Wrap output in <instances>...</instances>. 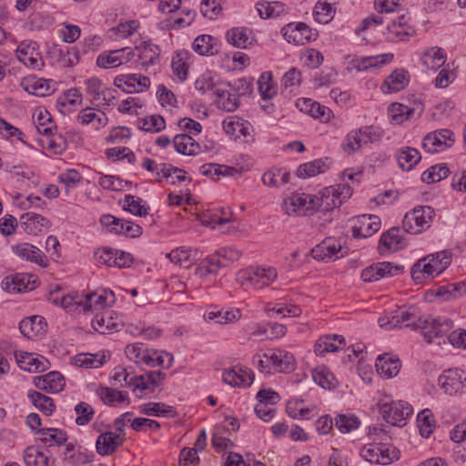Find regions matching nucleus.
<instances>
[{
  "instance_id": "58",
  "label": "nucleus",
  "mask_w": 466,
  "mask_h": 466,
  "mask_svg": "<svg viewBox=\"0 0 466 466\" xmlns=\"http://www.w3.org/2000/svg\"><path fill=\"white\" fill-rule=\"evenodd\" d=\"M137 126L144 131L157 133L165 128L166 121L159 115H152L139 119Z\"/></svg>"
},
{
  "instance_id": "33",
  "label": "nucleus",
  "mask_w": 466,
  "mask_h": 466,
  "mask_svg": "<svg viewBox=\"0 0 466 466\" xmlns=\"http://www.w3.org/2000/svg\"><path fill=\"white\" fill-rule=\"evenodd\" d=\"M12 249L13 252L22 259L36 263L42 267L46 266V264L44 262V253L38 248L31 244L21 243L12 247Z\"/></svg>"
},
{
  "instance_id": "34",
  "label": "nucleus",
  "mask_w": 466,
  "mask_h": 466,
  "mask_svg": "<svg viewBox=\"0 0 466 466\" xmlns=\"http://www.w3.org/2000/svg\"><path fill=\"white\" fill-rule=\"evenodd\" d=\"M406 247L405 238L400 235L399 228H391L383 233L380 240V248L384 251H398Z\"/></svg>"
},
{
  "instance_id": "63",
  "label": "nucleus",
  "mask_w": 466,
  "mask_h": 466,
  "mask_svg": "<svg viewBox=\"0 0 466 466\" xmlns=\"http://www.w3.org/2000/svg\"><path fill=\"white\" fill-rule=\"evenodd\" d=\"M118 55L121 54L116 49L105 51L97 56L96 65L104 69L117 67L121 66V59H119Z\"/></svg>"
},
{
  "instance_id": "5",
  "label": "nucleus",
  "mask_w": 466,
  "mask_h": 466,
  "mask_svg": "<svg viewBox=\"0 0 466 466\" xmlns=\"http://www.w3.org/2000/svg\"><path fill=\"white\" fill-rule=\"evenodd\" d=\"M434 216L435 211L431 207H416L404 216L402 228L407 233L420 234L430 228Z\"/></svg>"
},
{
  "instance_id": "55",
  "label": "nucleus",
  "mask_w": 466,
  "mask_h": 466,
  "mask_svg": "<svg viewBox=\"0 0 466 466\" xmlns=\"http://www.w3.org/2000/svg\"><path fill=\"white\" fill-rule=\"evenodd\" d=\"M188 57L187 51L177 52L172 58V70L173 74L177 77L180 82H183L187 77L188 66L186 60Z\"/></svg>"
},
{
  "instance_id": "7",
  "label": "nucleus",
  "mask_w": 466,
  "mask_h": 466,
  "mask_svg": "<svg viewBox=\"0 0 466 466\" xmlns=\"http://www.w3.org/2000/svg\"><path fill=\"white\" fill-rule=\"evenodd\" d=\"M404 267L395 265L391 262H377L367 268L361 272V279L365 282H372L380 279L381 278L393 277L401 274Z\"/></svg>"
},
{
  "instance_id": "39",
  "label": "nucleus",
  "mask_w": 466,
  "mask_h": 466,
  "mask_svg": "<svg viewBox=\"0 0 466 466\" xmlns=\"http://www.w3.org/2000/svg\"><path fill=\"white\" fill-rule=\"evenodd\" d=\"M338 0H319L314 7L315 20L319 24H328L336 13Z\"/></svg>"
},
{
  "instance_id": "1",
  "label": "nucleus",
  "mask_w": 466,
  "mask_h": 466,
  "mask_svg": "<svg viewBox=\"0 0 466 466\" xmlns=\"http://www.w3.org/2000/svg\"><path fill=\"white\" fill-rule=\"evenodd\" d=\"M420 309L415 306L401 307L389 315L380 317L378 319L380 327L385 329L394 328H411L419 330V326L422 320Z\"/></svg>"
},
{
  "instance_id": "14",
  "label": "nucleus",
  "mask_w": 466,
  "mask_h": 466,
  "mask_svg": "<svg viewBox=\"0 0 466 466\" xmlns=\"http://www.w3.org/2000/svg\"><path fill=\"white\" fill-rule=\"evenodd\" d=\"M360 455L370 463L388 465L392 462V456L389 447L380 443H369L363 446Z\"/></svg>"
},
{
  "instance_id": "11",
  "label": "nucleus",
  "mask_w": 466,
  "mask_h": 466,
  "mask_svg": "<svg viewBox=\"0 0 466 466\" xmlns=\"http://www.w3.org/2000/svg\"><path fill=\"white\" fill-rule=\"evenodd\" d=\"M452 132L449 129H441L428 134L422 142V147L429 153H437L451 147L454 142Z\"/></svg>"
},
{
  "instance_id": "38",
  "label": "nucleus",
  "mask_w": 466,
  "mask_h": 466,
  "mask_svg": "<svg viewBox=\"0 0 466 466\" xmlns=\"http://www.w3.org/2000/svg\"><path fill=\"white\" fill-rule=\"evenodd\" d=\"M410 275L415 282L420 283L424 279H432L439 276V273L436 272V267H433L427 257H424L412 266Z\"/></svg>"
},
{
  "instance_id": "42",
  "label": "nucleus",
  "mask_w": 466,
  "mask_h": 466,
  "mask_svg": "<svg viewBox=\"0 0 466 466\" xmlns=\"http://www.w3.org/2000/svg\"><path fill=\"white\" fill-rule=\"evenodd\" d=\"M289 177L290 174L285 168H271L263 174L262 182L270 187H279L289 183Z\"/></svg>"
},
{
  "instance_id": "15",
  "label": "nucleus",
  "mask_w": 466,
  "mask_h": 466,
  "mask_svg": "<svg viewBox=\"0 0 466 466\" xmlns=\"http://www.w3.org/2000/svg\"><path fill=\"white\" fill-rule=\"evenodd\" d=\"M18 367L28 372H44L50 368L48 360L41 355L19 351L15 353Z\"/></svg>"
},
{
  "instance_id": "51",
  "label": "nucleus",
  "mask_w": 466,
  "mask_h": 466,
  "mask_svg": "<svg viewBox=\"0 0 466 466\" xmlns=\"http://www.w3.org/2000/svg\"><path fill=\"white\" fill-rule=\"evenodd\" d=\"M258 89L264 100L271 99L277 95L278 87L273 83L271 72H264L258 80Z\"/></svg>"
},
{
  "instance_id": "57",
  "label": "nucleus",
  "mask_w": 466,
  "mask_h": 466,
  "mask_svg": "<svg viewBox=\"0 0 466 466\" xmlns=\"http://www.w3.org/2000/svg\"><path fill=\"white\" fill-rule=\"evenodd\" d=\"M420 433L424 438H429L434 430V419L429 409L421 410L417 416Z\"/></svg>"
},
{
  "instance_id": "23",
  "label": "nucleus",
  "mask_w": 466,
  "mask_h": 466,
  "mask_svg": "<svg viewBox=\"0 0 466 466\" xmlns=\"http://www.w3.org/2000/svg\"><path fill=\"white\" fill-rule=\"evenodd\" d=\"M375 367L380 377L391 379L400 372L401 363L399 358L383 354L377 358Z\"/></svg>"
},
{
  "instance_id": "44",
  "label": "nucleus",
  "mask_w": 466,
  "mask_h": 466,
  "mask_svg": "<svg viewBox=\"0 0 466 466\" xmlns=\"http://www.w3.org/2000/svg\"><path fill=\"white\" fill-rule=\"evenodd\" d=\"M27 397L32 404L45 415L49 416L54 412L56 405L50 397L35 390H28Z\"/></svg>"
},
{
  "instance_id": "50",
  "label": "nucleus",
  "mask_w": 466,
  "mask_h": 466,
  "mask_svg": "<svg viewBox=\"0 0 466 466\" xmlns=\"http://www.w3.org/2000/svg\"><path fill=\"white\" fill-rule=\"evenodd\" d=\"M136 49L138 51V59L143 66L154 65L159 57V48L153 44L144 42Z\"/></svg>"
},
{
  "instance_id": "26",
  "label": "nucleus",
  "mask_w": 466,
  "mask_h": 466,
  "mask_svg": "<svg viewBox=\"0 0 466 466\" xmlns=\"http://www.w3.org/2000/svg\"><path fill=\"white\" fill-rule=\"evenodd\" d=\"M21 226L27 234L38 235L49 225L45 217L34 212H26L20 217Z\"/></svg>"
},
{
  "instance_id": "6",
  "label": "nucleus",
  "mask_w": 466,
  "mask_h": 466,
  "mask_svg": "<svg viewBox=\"0 0 466 466\" xmlns=\"http://www.w3.org/2000/svg\"><path fill=\"white\" fill-rule=\"evenodd\" d=\"M15 53L17 59L28 68L40 70L45 65L35 41H22Z\"/></svg>"
},
{
  "instance_id": "16",
  "label": "nucleus",
  "mask_w": 466,
  "mask_h": 466,
  "mask_svg": "<svg viewBox=\"0 0 466 466\" xmlns=\"http://www.w3.org/2000/svg\"><path fill=\"white\" fill-rule=\"evenodd\" d=\"M281 32L289 43L296 46H303L314 39L311 29L304 23L289 24L282 28Z\"/></svg>"
},
{
  "instance_id": "52",
  "label": "nucleus",
  "mask_w": 466,
  "mask_h": 466,
  "mask_svg": "<svg viewBox=\"0 0 466 466\" xmlns=\"http://www.w3.org/2000/svg\"><path fill=\"white\" fill-rule=\"evenodd\" d=\"M123 79L126 86L123 87V91L127 93L142 92L150 86L149 78L141 75H127Z\"/></svg>"
},
{
  "instance_id": "9",
  "label": "nucleus",
  "mask_w": 466,
  "mask_h": 466,
  "mask_svg": "<svg viewBox=\"0 0 466 466\" xmlns=\"http://www.w3.org/2000/svg\"><path fill=\"white\" fill-rule=\"evenodd\" d=\"M1 285L8 292H23L34 289L37 285V278L32 274L16 273L6 276Z\"/></svg>"
},
{
  "instance_id": "48",
  "label": "nucleus",
  "mask_w": 466,
  "mask_h": 466,
  "mask_svg": "<svg viewBox=\"0 0 466 466\" xmlns=\"http://www.w3.org/2000/svg\"><path fill=\"white\" fill-rule=\"evenodd\" d=\"M226 267V263L219 259L216 254H213L203 259L197 268V275L204 278L209 274H216L221 268Z\"/></svg>"
},
{
  "instance_id": "45",
  "label": "nucleus",
  "mask_w": 466,
  "mask_h": 466,
  "mask_svg": "<svg viewBox=\"0 0 466 466\" xmlns=\"http://www.w3.org/2000/svg\"><path fill=\"white\" fill-rule=\"evenodd\" d=\"M194 51L201 56H213L218 53L217 40L209 35L198 36L192 45Z\"/></svg>"
},
{
  "instance_id": "49",
  "label": "nucleus",
  "mask_w": 466,
  "mask_h": 466,
  "mask_svg": "<svg viewBox=\"0 0 466 466\" xmlns=\"http://www.w3.org/2000/svg\"><path fill=\"white\" fill-rule=\"evenodd\" d=\"M40 143L44 148L54 155H61L67 148L66 138L58 133H56L51 137L42 138Z\"/></svg>"
},
{
  "instance_id": "36",
  "label": "nucleus",
  "mask_w": 466,
  "mask_h": 466,
  "mask_svg": "<svg viewBox=\"0 0 466 466\" xmlns=\"http://www.w3.org/2000/svg\"><path fill=\"white\" fill-rule=\"evenodd\" d=\"M54 82L50 79L28 77L23 82L25 90L36 96H45L52 93Z\"/></svg>"
},
{
  "instance_id": "32",
  "label": "nucleus",
  "mask_w": 466,
  "mask_h": 466,
  "mask_svg": "<svg viewBox=\"0 0 466 466\" xmlns=\"http://www.w3.org/2000/svg\"><path fill=\"white\" fill-rule=\"evenodd\" d=\"M250 127L251 125L248 121L237 116L228 117L223 121L224 131L228 135L233 136L236 139L240 137L249 136Z\"/></svg>"
},
{
  "instance_id": "62",
  "label": "nucleus",
  "mask_w": 466,
  "mask_h": 466,
  "mask_svg": "<svg viewBox=\"0 0 466 466\" xmlns=\"http://www.w3.org/2000/svg\"><path fill=\"white\" fill-rule=\"evenodd\" d=\"M360 425V421L355 415L339 414L335 419V426L341 433H349Z\"/></svg>"
},
{
  "instance_id": "40",
  "label": "nucleus",
  "mask_w": 466,
  "mask_h": 466,
  "mask_svg": "<svg viewBox=\"0 0 466 466\" xmlns=\"http://www.w3.org/2000/svg\"><path fill=\"white\" fill-rule=\"evenodd\" d=\"M173 143L176 151L185 156H195L200 151V145L189 135H177Z\"/></svg>"
},
{
  "instance_id": "27",
  "label": "nucleus",
  "mask_w": 466,
  "mask_h": 466,
  "mask_svg": "<svg viewBox=\"0 0 466 466\" xmlns=\"http://www.w3.org/2000/svg\"><path fill=\"white\" fill-rule=\"evenodd\" d=\"M228 85L222 84L219 88L216 89V103L218 106L225 111L233 112L238 106V95L235 90L231 92Z\"/></svg>"
},
{
  "instance_id": "21",
  "label": "nucleus",
  "mask_w": 466,
  "mask_h": 466,
  "mask_svg": "<svg viewBox=\"0 0 466 466\" xmlns=\"http://www.w3.org/2000/svg\"><path fill=\"white\" fill-rule=\"evenodd\" d=\"M34 385L49 393L59 392L65 386L64 377L57 371H51L44 376L34 378Z\"/></svg>"
},
{
  "instance_id": "25",
  "label": "nucleus",
  "mask_w": 466,
  "mask_h": 466,
  "mask_svg": "<svg viewBox=\"0 0 466 466\" xmlns=\"http://www.w3.org/2000/svg\"><path fill=\"white\" fill-rule=\"evenodd\" d=\"M345 339L339 335H326L320 337L314 346L318 356H324L328 352H335L344 348Z\"/></svg>"
},
{
  "instance_id": "53",
  "label": "nucleus",
  "mask_w": 466,
  "mask_h": 466,
  "mask_svg": "<svg viewBox=\"0 0 466 466\" xmlns=\"http://www.w3.org/2000/svg\"><path fill=\"white\" fill-rule=\"evenodd\" d=\"M258 15L261 18H272L279 16L285 12V5L281 2H258L256 5Z\"/></svg>"
},
{
  "instance_id": "3",
  "label": "nucleus",
  "mask_w": 466,
  "mask_h": 466,
  "mask_svg": "<svg viewBox=\"0 0 466 466\" xmlns=\"http://www.w3.org/2000/svg\"><path fill=\"white\" fill-rule=\"evenodd\" d=\"M380 137L381 131L379 127L373 126L363 127L350 131L345 137L342 147L347 154L350 155L368 144L379 141Z\"/></svg>"
},
{
  "instance_id": "61",
  "label": "nucleus",
  "mask_w": 466,
  "mask_h": 466,
  "mask_svg": "<svg viewBox=\"0 0 466 466\" xmlns=\"http://www.w3.org/2000/svg\"><path fill=\"white\" fill-rule=\"evenodd\" d=\"M142 202L143 200L140 198L127 195L124 199L123 208L136 216L144 217L147 214L149 208L143 205Z\"/></svg>"
},
{
  "instance_id": "31",
  "label": "nucleus",
  "mask_w": 466,
  "mask_h": 466,
  "mask_svg": "<svg viewBox=\"0 0 466 466\" xmlns=\"http://www.w3.org/2000/svg\"><path fill=\"white\" fill-rule=\"evenodd\" d=\"M46 322L45 318L35 315L30 318L24 319L19 323V329L21 333L28 338L33 339L45 332Z\"/></svg>"
},
{
  "instance_id": "12",
  "label": "nucleus",
  "mask_w": 466,
  "mask_h": 466,
  "mask_svg": "<svg viewBox=\"0 0 466 466\" xmlns=\"http://www.w3.org/2000/svg\"><path fill=\"white\" fill-rule=\"evenodd\" d=\"M451 320L441 322L431 316L422 319L419 329L428 343H431L433 339L445 336L451 329Z\"/></svg>"
},
{
  "instance_id": "43",
  "label": "nucleus",
  "mask_w": 466,
  "mask_h": 466,
  "mask_svg": "<svg viewBox=\"0 0 466 466\" xmlns=\"http://www.w3.org/2000/svg\"><path fill=\"white\" fill-rule=\"evenodd\" d=\"M139 411L142 414L147 416H156V417H175L176 410L172 406L167 405L162 402H148L146 404H142L139 407Z\"/></svg>"
},
{
  "instance_id": "35",
  "label": "nucleus",
  "mask_w": 466,
  "mask_h": 466,
  "mask_svg": "<svg viewBox=\"0 0 466 466\" xmlns=\"http://www.w3.org/2000/svg\"><path fill=\"white\" fill-rule=\"evenodd\" d=\"M409 74L403 68L394 70L383 82L381 90L384 93L399 92L409 83Z\"/></svg>"
},
{
  "instance_id": "60",
  "label": "nucleus",
  "mask_w": 466,
  "mask_h": 466,
  "mask_svg": "<svg viewBox=\"0 0 466 466\" xmlns=\"http://www.w3.org/2000/svg\"><path fill=\"white\" fill-rule=\"evenodd\" d=\"M318 202L315 201V203L317 204L315 209H321L323 211H327L334 208L339 207V204H338V201L335 198L334 187L325 188L321 192V196L318 197Z\"/></svg>"
},
{
  "instance_id": "29",
  "label": "nucleus",
  "mask_w": 466,
  "mask_h": 466,
  "mask_svg": "<svg viewBox=\"0 0 466 466\" xmlns=\"http://www.w3.org/2000/svg\"><path fill=\"white\" fill-rule=\"evenodd\" d=\"M380 228V219L375 215H364L360 220V226H354L352 228L355 238H366L371 237Z\"/></svg>"
},
{
  "instance_id": "37",
  "label": "nucleus",
  "mask_w": 466,
  "mask_h": 466,
  "mask_svg": "<svg viewBox=\"0 0 466 466\" xmlns=\"http://www.w3.org/2000/svg\"><path fill=\"white\" fill-rule=\"evenodd\" d=\"M226 37L228 42L238 48H247L253 43L252 32L247 27H234L229 29Z\"/></svg>"
},
{
  "instance_id": "22",
  "label": "nucleus",
  "mask_w": 466,
  "mask_h": 466,
  "mask_svg": "<svg viewBox=\"0 0 466 466\" xmlns=\"http://www.w3.org/2000/svg\"><path fill=\"white\" fill-rule=\"evenodd\" d=\"M24 461L26 466H55V459L49 451H42L35 446H29L25 450Z\"/></svg>"
},
{
  "instance_id": "64",
  "label": "nucleus",
  "mask_w": 466,
  "mask_h": 466,
  "mask_svg": "<svg viewBox=\"0 0 466 466\" xmlns=\"http://www.w3.org/2000/svg\"><path fill=\"white\" fill-rule=\"evenodd\" d=\"M221 84H217L214 81L211 72H206L201 75L195 82V87L202 94L211 93L216 94V89L219 88Z\"/></svg>"
},
{
  "instance_id": "59",
  "label": "nucleus",
  "mask_w": 466,
  "mask_h": 466,
  "mask_svg": "<svg viewBox=\"0 0 466 466\" xmlns=\"http://www.w3.org/2000/svg\"><path fill=\"white\" fill-rule=\"evenodd\" d=\"M139 27L137 20H129L125 23L118 24L116 27L109 30L110 37L117 40L118 38H127Z\"/></svg>"
},
{
  "instance_id": "24",
  "label": "nucleus",
  "mask_w": 466,
  "mask_h": 466,
  "mask_svg": "<svg viewBox=\"0 0 466 466\" xmlns=\"http://www.w3.org/2000/svg\"><path fill=\"white\" fill-rule=\"evenodd\" d=\"M341 244L335 238H326L320 244L311 249V256L314 259L324 260L325 258H338V253L341 250Z\"/></svg>"
},
{
  "instance_id": "28",
  "label": "nucleus",
  "mask_w": 466,
  "mask_h": 466,
  "mask_svg": "<svg viewBox=\"0 0 466 466\" xmlns=\"http://www.w3.org/2000/svg\"><path fill=\"white\" fill-rule=\"evenodd\" d=\"M297 106L301 112L314 118L320 119L321 121H328L330 117L331 111L329 108L321 106L319 103L310 98L299 99Z\"/></svg>"
},
{
  "instance_id": "47",
  "label": "nucleus",
  "mask_w": 466,
  "mask_h": 466,
  "mask_svg": "<svg viewBox=\"0 0 466 466\" xmlns=\"http://www.w3.org/2000/svg\"><path fill=\"white\" fill-rule=\"evenodd\" d=\"M422 61L428 68L436 70L443 66L446 61L445 51L441 47H431L424 52Z\"/></svg>"
},
{
  "instance_id": "8",
  "label": "nucleus",
  "mask_w": 466,
  "mask_h": 466,
  "mask_svg": "<svg viewBox=\"0 0 466 466\" xmlns=\"http://www.w3.org/2000/svg\"><path fill=\"white\" fill-rule=\"evenodd\" d=\"M100 222L111 232L122 234L129 238H137L142 234V228L132 221L117 218L110 214L103 215Z\"/></svg>"
},
{
  "instance_id": "20",
  "label": "nucleus",
  "mask_w": 466,
  "mask_h": 466,
  "mask_svg": "<svg viewBox=\"0 0 466 466\" xmlns=\"http://www.w3.org/2000/svg\"><path fill=\"white\" fill-rule=\"evenodd\" d=\"M92 327L96 331L106 334L119 330L122 322L116 314L106 311L101 315H96L92 320Z\"/></svg>"
},
{
  "instance_id": "18",
  "label": "nucleus",
  "mask_w": 466,
  "mask_h": 466,
  "mask_svg": "<svg viewBox=\"0 0 466 466\" xmlns=\"http://www.w3.org/2000/svg\"><path fill=\"white\" fill-rule=\"evenodd\" d=\"M125 441L124 434H116L106 431L100 434L96 441V448L98 454L102 456L110 455L121 446Z\"/></svg>"
},
{
  "instance_id": "30",
  "label": "nucleus",
  "mask_w": 466,
  "mask_h": 466,
  "mask_svg": "<svg viewBox=\"0 0 466 466\" xmlns=\"http://www.w3.org/2000/svg\"><path fill=\"white\" fill-rule=\"evenodd\" d=\"M393 59V54L386 53L374 56H365L352 60V66L358 71H365L370 68L381 67L390 63Z\"/></svg>"
},
{
  "instance_id": "13",
  "label": "nucleus",
  "mask_w": 466,
  "mask_h": 466,
  "mask_svg": "<svg viewBox=\"0 0 466 466\" xmlns=\"http://www.w3.org/2000/svg\"><path fill=\"white\" fill-rule=\"evenodd\" d=\"M315 201H319L317 196L296 193L284 201L283 208L288 215L305 213L306 211L315 210L317 205Z\"/></svg>"
},
{
  "instance_id": "41",
  "label": "nucleus",
  "mask_w": 466,
  "mask_h": 466,
  "mask_svg": "<svg viewBox=\"0 0 466 466\" xmlns=\"http://www.w3.org/2000/svg\"><path fill=\"white\" fill-rule=\"evenodd\" d=\"M397 160L402 170L410 171L420 162V154L414 147H401L398 150Z\"/></svg>"
},
{
  "instance_id": "54",
  "label": "nucleus",
  "mask_w": 466,
  "mask_h": 466,
  "mask_svg": "<svg viewBox=\"0 0 466 466\" xmlns=\"http://www.w3.org/2000/svg\"><path fill=\"white\" fill-rule=\"evenodd\" d=\"M328 167V165L322 159H315L300 165L297 170V176L302 178L311 177L324 173Z\"/></svg>"
},
{
  "instance_id": "10",
  "label": "nucleus",
  "mask_w": 466,
  "mask_h": 466,
  "mask_svg": "<svg viewBox=\"0 0 466 466\" xmlns=\"http://www.w3.org/2000/svg\"><path fill=\"white\" fill-rule=\"evenodd\" d=\"M466 376L461 370L453 369L442 372L439 377V384L445 393L453 395L461 392L466 387Z\"/></svg>"
},
{
  "instance_id": "17",
  "label": "nucleus",
  "mask_w": 466,
  "mask_h": 466,
  "mask_svg": "<svg viewBox=\"0 0 466 466\" xmlns=\"http://www.w3.org/2000/svg\"><path fill=\"white\" fill-rule=\"evenodd\" d=\"M262 357L270 360L271 365L279 372H291L295 369V359L292 354L283 350H269Z\"/></svg>"
},
{
  "instance_id": "2",
  "label": "nucleus",
  "mask_w": 466,
  "mask_h": 466,
  "mask_svg": "<svg viewBox=\"0 0 466 466\" xmlns=\"http://www.w3.org/2000/svg\"><path fill=\"white\" fill-rule=\"evenodd\" d=\"M383 420L394 426H404L413 413L412 407L406 401H395L390 396H384L378 403Z\"/></svg>"
},
{
  "instance_id": "4",
  "label": "nucleus",
  "mask_w": 466,
  "mask_h": 466,
  "mask_svg": "<svg viewBox=\"0 0 466 466\" xmlns=\"http://www.w3.org/2000/svg\"><path fill=\"white\" fill-rule=\"evenodd\" d=\"M277 276V270L274 268L249 267L238 271L237 280L241 286L262 289L272 283Z\"/></svg>"
},
{
  "instance_id": "19",
  "label": "nucleus",
  "mask_w": 466,
  "mask_h": 466,
  "mask_svg": "<svg viewBox=\"0 0 466 466\" xmlns=\"http://www.w3.org/2000/svg\"><path fill=\"white\" fill-rule=\"evenodd\" d=\"M166 378V374L160 370H150L142 374L140 376H136V391L138 390L137 396L139 398H143L147 396V393L143 394L145 390H152L159 386L160 382L164 380Z\"/></svg>"
},
{
  "instance_id": "56",
  "label": "nucleus",
  "mask_w": 466,
  "mask_h": 466,
  "mask_svg": "<svg viewBox=\"0 0 466 466\" xmlns=\"http://www.w3.org/2000/svg\"><path fill=\"white\" fill-rule=\"evenodd\" d=\"M450 170L446 164H439L431 167L421 175V181L427 184L439 182L448 177Z\"/></svg>"
},
{
  "instance_id": "46",
  "label": "nucleus",
  "mask_w": 466,
  "mask_h": 466,
  "mask_svg": "<svg viewBox=\"0 0 466 466\" xmlns=\"http://www.w3.org/2000/svg\"><path fill=\"white\" fill-rule=\"evenodd\" d=\"M40 434V441L47 446H60L66 441V433L56 428H43L36 431Z\"/></svg>"
}]
</instances>
